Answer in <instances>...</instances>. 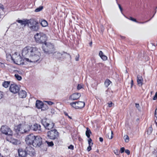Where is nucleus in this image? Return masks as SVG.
I'll use <instances>...</instances> for the list:
<instances>
[{"mask_svg":"<svg viewBox=\"0 0 157 157\" xmlns=\"http://www.w3.org/2000/svg\"><path fill=\"white\" fill-rule=\"evenodd\" d=\"M30 130L37 132L39 133L41 132V126L37 124H35L33 125L30 126Z\"/></svg>","mask_w":157,"mask_h":157,"instance_id":"14","label":"nucleus"},{"mask_svg":"<svg viewBox=\"0 0 157 157\" xmlns=\"http://www.w3.org/2000/svg\"><path fill=\"white\" fill-rule=\"evenodd\" d=\"M0 131L2 133L7 135L6 137V140L7 141L13 144H16V140L12 138L13 132L9 127L6 125H3L0 128Z\"/></svg>","mask_w":157,"mask_h":157,"instance_id":"2","label":"nucleus"},{"mask_svg":"<svg viewBox=\"0 0 157 157\" xmlns=\"http://www.w3.org/2000/svg\"><path fill=\"white\" fill-rule=\"evenodd\" d=\"M40 24L43 27H46L48 24L47 21L45 20H42L40 22Z\"/></svg>","mask_w":157,"mask_h":157,"instance_id":"23","label":"nucleus"},{"mask_svg":"<svg viewBox=\"0 0 157 157\" xmlns=\"http://www.w3.org/2000/svg\"><path fill=\"white\" fill-rule=\"evenodd\" d=\"M17 133H24L28 132L30 130V125L19 124L15 127Z\"/></svg>","mask_w":157,"mask_h":157,"instance_id":"3","label":"nucleus"},{"mask_svg":"<svg viewBox=\"0 0 157 157\" xmlns=\"http://www.w3.org/2000/svg\"><path fill=\"white\" fill-rule=\"evenodd\" d=\"M22 55L24 57V59L19 54L15 53L11 56L12 60L15 64L18 65H23L24 60L33 63H39L41 60V53L36 47H25L22 50Z\"/></svg>","mask_w":157,"mask_h":157,"instance_id":"1","label":"nucleus"},{"mask_svg":"<svg viewBox=\"0 0 157 157\" xmlns=\"http://www.w3.org/2000/svg\"><path fill=\"white\" fill-rule=\"evenodd\" d=\"M152 93V91H151V94Z\"/></svg>","mask_w":157,"mask_h":157,"instance_id":"57","label":"nucleus"},{"mask_svg":"<svg viewBox=\"0 0 157 157\" xmlns=\"http://www.w3.org/2000/svg\"><path fill=\"white\" fill-rule=\"evenodd\" d=\"M70 104L74 108L76 109H78V107H77V102L71 103Z\"/></svg>","mask_w":157,"mask_h":157,"instance_id":"25","label":"nucleus"},{"mask_svg":"<svg viewBox=\"0 0 157 157\" xmlns=\"http://www.w3.org/2000/svg\"><path fill=\"white\" fill-rule=\"evenodd\" d=\"M3 96V93L2 91H0V100L1 99Z\"/></svg>","mask_w":157,"mask_h":157,"instance_id":"43","label":"nucleus"},{"mask_svg":"<svg viewBox=\"0 0 157 157\" xmlns=\"http://www.w3.org/2000/svg\"><path fill=\"white\" fill-rule=\"evenodd\" d=\"M46 102H47L48 104L50 105H52L54 104V103L51 101H47Z\"/></svg>","mask_w":157,"mask_h":157,"instance_id":"39","label":"nucleus"},{"mask_svg":"<svg viewBox=\"0 0 157 157\" xmlns=\"http://www.w3.org/2000/svg\"><path fill=\"white\" fill-rule=\"evenodd\" d=\"M125 152L128 154V155H129L130 154V151L128 149H126L125 150Z\"/></svg>","mask_w":157,"mask_h":157,"instance_id":"46","label":"nucleus"},{"mask_svg":"<svg viewBox=\"0 0 157 157\" xmlns=\"http://www.w3.org/2000/svg\"><path fill=\"white\" fill-rule=\"evenodd\" d=\"M99 141L101 142H102L103 140V138L102 137H100L99 138Z\"/></svg>","mask_w":157,"mask_h":157,"instance_id":"50","label":"nucleus"},{"mask_svg":"<svg viewBox=\"0 0 157 157\" xmlns=\"http://www.w3.org/2000/svg\"><path fill=\"white\" fill-rule=\"evenodd\" d=\"M68 148L73 150L74 148V146L72 145H70L68 147Z\"/></svg>","mask_w":157,"mask_h":157,"instance_id":"37","label":"nucleus"},{"mask_svg":"<svg viewBox=\"0 0 157 157\" xmlns=\"http://www.w3.org/2000/svg\"><path fill=\"white\" fill-rule=\"evenodd\" d=\"M19 96L20 98H23L26 97L27 94L25 90H21L18 93Z\"/></svg>","mask_w":157,"mask_h":157,"instance_id":"19","label":"nucleus"},{"mask_svg":"<svg viewBox=\"0 0 157 157\" xmlns=\"http://www.w3.org/2000/svg\"><path fill=\"white\" fill-rule=\"evenodd\" d=\"M64 114H65V115L66 116H67L68 115V114L67 113H64Z\"/></svg>","mask_w":157,"mask_h":157,"instance_id":"54","label":"nucleus"},{"mask_svg":"<svg viewBox=\"0 0 157 157\" xmlns=\"http://www.w3.org/2000/svg\"><path fill=\"white\" fill-rule=\"evenodd\" d=\"M67 116L70 119H71V117L69 116V115H68Z\"/></svg>","mask_w":157,"mask_h":157,"instance_id":"55","label":"nucleus"},{"mask_svg":"<svg viewBox=\"0 0 157 157\" xmlns=\"http://www.w3.org/2000/svg\"><path fill=\"white\" fill-rule=\"evenodd\" d=\"M109 135H110V136H109V135L108 134V138L109 139H111L113 138V132L112 131H111V135L110 134H109Z\"/></svg>","mask_w":157,"mask_h":157,"instance_id":"32","label":"nucleus"},{"mask_svg":"<svg viewBox=\"0 0 157 157\" xmlns=\"http://www.w3.org/2000/svg\"><path fill=\"white\" fill-rule=\"evenodd\" d=\"M99 55L101 57L102 56H103L104 55L103 54V52L101 51H100L99 52Z\"/></svg>","mask_w":157,"mask_h":157,"instance_id":"45","label":"nucleus"},{"mask_svg":"<svg viewBox=\"0 0 157 157\" xmlns=\"http://www.w3.org/2000/svg\"><path fill=\"white\" fill-rule=\"evenodd\" d=\"M42 138L39 136H35V138L33 144V145L35 147H39L42 144Z\"/></svg>","mask_w":157,"mask_h":157,"instance_id":"9","label":"nucleus"},{"mask_svg":"<svg viewBox=\"0 0 157 157\" xmlns=\"http://www.w3.org/2000/svg\"><path fill=\"white\" fill-rule=\"evenodd\" d=\"M92 44V42H91L90 43V44L91 45Z\"/></svg>","mask_w":157,"mask_h":157,"instance_id":"58","label":"nucleus"},{"mask_svg":"<svg viewBox=\"0 0 157 157\" xmlns=\"http://www.w3.org/2000/svg\"><path fill=\"white\" fill-rule=\"evenodd\" d=\"M77 107H78V109H81L83 108L85 105V104L84 102L80 101L78 102H77Z\"/></svg>","mask_w":157,"mask_h":157,"instance_id":"20","label":"nucleus"},{"mask_svg":"<svg viewBox=\"0 0 157 157\" xmlns=\"http://www.w3.org/2000/svg\"><path fill=\"white\" fill-rule=\"evenodd\" d=\"M124 17L127 19H128L130 20H131L133 21H134L136 22H138V21H137L135 19H134L131 17H130L129 18H128L125 16H124Z\"/></svg>","mask_w":157,"mask_h":157,"instance_id":"28","label":"nucleus"},{"mask_svg":"<svg viewBox=\"0 0 157 157\" xmlns=\"http://www.w3.org/2000/svg\"><path fill=\"white\" fill-rule=\"evenodd\" d=\"M157 99V92H156L153 98V100H155Z\"/></svg>","mask_w":157,"mask_h":157,"instance_id":"41","label":"nucleus"},{"mask_svg":"<svg viewBox=\"0 0 157 157\" xmlns=\"http://www.w3.org/2000/svg\"><path fill=\"white\" fill-rule=\"evenodd\" d=\"M154 15H155V14H154V15H153V16L151 18V19H149V20H148V21H145V22H139V21H138V22H137V23H138L141 24H144V23L149 21L152 17H153Z\"/></svg>","mask_w":157,"mask_h":157,"instance_id":"34","label":"nucleus"},{"mask_svg":"<svg viewBox=\"0 0 157 157\" xmlns=\"http://www.w3.org/2000/svg\"><path fill=\"white\" fill-rule=\"evenodd\" d=\"M121 37L122 39H124L125 37L124 36H121Z\"/></svg>","mask_w":157,"mask_h":157,"instance_id":"56","label":"nucleus"},{"mask_svg":"<svg viewBox=\"0 0 157 157\" xmlns=\"http://www.w3.org/2000/svg\"><path fill=\"white\" fill-rule=\"evenodd\" d=\"M124 150H125L124 148V147H122L121 148L120 152L121 153H123V152H124Z\"/></svg>","mask_w":157,"mask_h":157,"instance_id":"40","label":"nucleus"},{"mask_svg":"<svg viewBox=\"0 0 157 157\" xmlns=\"http://www.w3.org/2000/svg\"><path fill=\"white\" fill-rule=\"evenodd\" d=\"M41 122L44 128L48 130H51L55 126V123L52 121L46 118L42 119Z\"/></svg>","mask_w":157,"mask_h":157,"instance_id":"5","label":"nucleus"},{"mask_svg":"<svg viewBox=\"0 0 157 157\" xmlns=\"http://www.w3.org/2000/svg\"><path fill=\"white\" fill-rule=\"evenodd\" d=\"M25 150L27 155H29L30 156H34L35 154V150L33 147L31 146H28L26 147Z\"/></svg>","mask_w":157,"mask_h":157,"instance_id":"13","label":"nucleus"},{"mask_svg":"<svg viewBox=\"0 0 157 157\" xmlns=\"http://www.w3.org/2000/svg\"><path fill=\"white\" fill-rule=\"evenodd\" d=\"M111 83V82L109 79H107L105 82V85L107 87Z\"/></svg>","mask_w":157,"mask_h":157,"instance_id":"24","label":"nucleus"},{"mask_svg":"<svg viewBox=\"0 0 157 157\" xmlns=\"http://www.w3.org/2000/svg\"><path fill=\"white\" fill-rule=\"evenodd\" d=\"M17 22L20 23L22 25L25 26L27 25H28L29 24V20L24 19L23 20H17Z\"/></svg>","mask_w":157,"mask_h":157,"instance_id":"17","label":"nucleus"},{"mask_svg":"<svg viewBox=\"0 0 157 157\" xmlns=\"http://www.w3.org/2000/svg\"><path fill=\"white\" fill-rule=\"evenodd\" d=\"M36 106L38 109H41L42 110H44L48 109V106L44 104L41 101L37 100L36 101Z\"/></svg>","mask_w":157,"mask_h":157,"instance_id":"11","label":"nucleus"},{"mask_svg":"<svg viewBox=\"0 0 157 157\" xmlns=\"http://www.w3.org/2000/svg\"><path fill=\"white\" fill-rule=\"evenodd\" d=\"M136 108H137L139 110L140 109V105L139 104L136 103Z\"/></svg>","mask_w":157,"mask_h":157,"instance_id":"48","label":"nucleus"},{"mask_svg":"<svg viewBox=\"0 0 157 157\" xmlns=\"http://www.w3.org/2000/svg\"><path fill=\"white\" fill-rule=\"evenodd\" d=\"M43 9V6H40L39 7L36 8L35 10V12H39L41 10Z\"/></svg>","mask_w":157,"mask_h":157,"instance_id":"29","label":"nucleus"},{"mask_svg":"<svg viewBox=\"0 0 157 157\" xmlns=\"http://www.w3.org/2000/svg\"><path fill=\"white\" fill-rule=\"evenodd\" d=\"M114 152L115 154L117 155H119V152L118 150H116L114 151Z\"/></svg>","mask_w":157,"mask_h":157,"instance_id":"42","label":"nucleus"},{"mask_svg":"<svg viewBox=\"0 0 157 157\" xmlns=\"http://www.w3.org/2000/svg\"><path fill=\"white\" fill-rule=\"evenodd\" d=\"M46 142L49 146H52L54 145L52 141L48 142L46 141Z\"/></svg>","mask_w":157,"mask_h":157,"instance_id":"31","label":"nucleus"},{"mask_svg":"<svg viewBox=\"0 0 157 157\" xmlns=\"http://www.w3.org/2000/svg\"><path fill=\"white\" fill-rule=\"evenodd\" d=\"M101 58L103 60H106L107 59V57L105 55L102 56Z\"/></svg>","mask_w":157,"mask_h":157,"instance_id":"35","label":"nucleus"},{"mask_svg":"<svg viewBox=\"0 0 157 157\" xmlns=\"http://www.w3.org/2000/svg\"><path fill=\"white\" fill-rule=\"evenodd\" d=\"M116 0V1L117 3V4L121 12L122 13V11H123L121 5L118 3L117 0Z\"/></svg>","mask_w":157,"mask_h":157,"instance_id":"33","label":"nucleus"},{"mask_svg":"<svg viewBox=\"0 0 157 157\" xmlns=\"http://www.w3.org/2000/svg\"><path fill=\"white\" fill-rule=\"evenodd\" d=\"M81 96V94L80 93H75L70 96L69 98L70 100H74L78 99Z\"/></svg>","mask_w":157,"mask_h":157,"instance_id":"16","label":"nucleus"},{"mask_svg":"<svg viewBox=\"0 0 157 157\" xmlns=\"http://www.w3.org/2000/svg\"><path fill=\"white\" fill-rule=\"evenodd\" d=\"M9 89L10 91L14 94L18 93L20 90L18 86L15 84H11Z\"/></svg>","mask_w":157,"mask_h":157,"instance_id":"15","label":"nucleus"},{"mask_svg":"<svg viewBox=\"0 0 157 157\" xmlns=\"http://www.w3.org/2000/svg\"><path fill=\"white\" fill-rule=\"evenodd\" d=\"M59 135V133L56 129L51 130L47 133V136L48 138L51 140L57 139Z\"/></svg>","mask_w":157,"mask_h":157,"instance_id":"8","label":"nucleus"},{"mask_svg":"<svg viewBox=\"0 0 157 157\" xmlns=\"http://www.w3.org/2000/svg\"><path fill=\"white\" fill-rule=\"evenodd\" d=\"M42 49L44 52L49 54H53L55 51L54 45L50 43H46L43 44Z\"/></svg>","mask_w":157,"mask_h":157,"instance_id":"4","label":"nucleus"},{"mask_svg":"<svg viewBox=\"0 0 157 157\" xmlns=\"http://www.w3.org/2000/svg\"><path fill=\"white\" fill-rule=\"evenodd\" d=\"M14 76L18 80H21L22 79L21 77L18 74H15Z\"/></svg>","mask_w":157,"mask_h":157,"instance_id":"26","label":"nucleus"},{"mask_svg":"<svg viewBox=\"0 0 157 157\" xmlns=\"http://www.w3.org/2000/svg\"><path fill=\"white\" fill-rule=\"evenodd\" d=\"M10 81H4L2 84V85L3 86L5 87V88L8 87L10 85Z\"/></svg>","mask_w":157,"mask_h":157,"instance_id":"22","label":"nucleus"},{"mask_svg":"<svg viewBox=\"0 0 157 157\" xmlns=\"http://www.w3.org/2000/svg\"><path fill=\"white\" fill-rule=\"evenodd\" d=\"M82 88V86L81 84H78L77 86V89L78 90H80Z\"/></svg>","mask_w":157,"mask_h":157,"instance_id":"44","label":"nucleus"},{"mask_svg":"<svg viewBox=\"0 0 157 157\" xmlns=\"http://www.w3.org/2000/svg\"><path fill=\"white\" fill-rule=\"evenodd\" d=\"M55 57L58 59H60L62 57H65L67 55L69 56V54L66 52H55L53 53Z\"/></svg>","mask_w":157,"mask_h":157,"instance_id":"12","label":"nucleus"},{"mask_svg":"<svg viewBox=\"0 0 157 157\" xmlns=\"http://www.w3.org/2000/svg\"><path fill=\"white\" fill-rule=\"evenodd\" d=\"M79 56H77L75 58V60L76 61H78V59H79Z\"/></svg>","mask_w":157,"mask_h":157,"instance_id":"53","label":"nucleus"},{"mask_svg":"<svg viewBox=\"0 0 157 157\" xmlns=\"http://www.w3.org/2000/svg\"><path fill=\"white\" fill-rule=\"evenodd\" d=\"M108 106L109 107H112L113 105H114L112 102H110V103H108Z\"/></svg>","mask_w":157,"mask_h":157,"instance_id":"38","label":"nucleus"},{"mask_svg":"<svg viewBox=\"0 0 157 157\" xmlns=\"http://www.w3.org/2000/svg\"><path fill=\"white\" fill-rule=\"evenodd\" d=\"M124 140L125 141L126 143H128L129 141V138L128 136L127 135H125L124 136Z\"/></svg>","mask_w":157,"mask_h":157,"instance_id":"27","label":"nucleus"},{"mask_svg":"<svg viewBox=\"0 0 157 157\" xmlns=\"http://www.w3.org/2000/svg\"><path fill=\"white\" fill-rule=\"evenodd\" d=\"M91 133V132L90 130L88 128H86V136L88 138H90V134Z\"/></svg>","mask_w":157,"mask_h":157,"instance_id":"21","label":"nucleus"},{"mask_svg":"<svg viewBox=\"0 0 157 157\" xmlns=\"http://www.w3.org/2000/svg\"><path fill=\"white\" fill-rule=\"evenodd\" d=\"M28 26L32 31H36L39 29L38 22L33 19L29 20Z\"/></svg>","mask_w":157,"mask_h":157,"instance_id":"7","label":"nucleus"},{"mask_svg":"<svg viewBox=\"0 0 157 157\" xmlns=\"http://www.w3.org/2000/svg\"><path fill=\"white\" fill-rule=\"evenodd\" d=\"M92 140L90 138H89L88 140V143L89 144V145H91V144H93V143H92Z\"/></svg>","mask_w":157,"mask_h":157,"instance_id":"36","label":"nucleus"},{"mask_svg":"<svg viewBox=\"0 0 157 157\" xmlns=\"http://www.w3.org/2000/svg\"><path fill=\"white\" fill-rule=\"evenodd\" d=\"M137 84L139 86H141L143 85V79L142 76L140 75H137Z\"/></svg>","mask_w":157,"mask_h":157,"instance_id":"18","label":"nucleus"},{"mask_svg":"<svg viewBox=\"0 0 157 157\" xmlns=\"http://www.w3.org/2000/svg\"><path fill=\"white\" fill-rule=\"evenodd\" d=\"M152 131V129L151 127H150L148 128L147 131V133L148 134H150Z\"/></svg>","mask_w":157,"mask_h":157,"instance_id":"30","label":"nucleus"},{"mask_svg":"<svg viewBox=\"0 0 157 157\" xmlns=\"http://www.w3.org/2000/svg\"><path fill=\"white\" fill-rule=\"evenodd\" d=\"M36 41L40 44H44L47 40L46 35L42 33H37L34 36Z\"/></svg>","mask_w":157,"mask_h":157,"instance_id":"6","label":"nucleus"},{"mask_svg":"<svg viewBox=\"0 0 157 157\" xmlns=\"http://www.w3.org/2000/svg\"><path fill=\"white\" fill-rule=\"evenodd\" d=\"M133 81L132 80H131V87H132V86H133Z\"/></svg>","mask_w":157,"mask_h":157,"instance_id":"51","label":"nucleus"},{"mask_svg":"<svg viewBox=\"0 0 157 157\" xmlns=\"http://www.w3.org/2000/svg\"><path fill=\"white\" fill-rule=\"evenodd\" d=\"M0 8L2 10V11H3L4 10V7L3 5L0 6Z\"/></svg>","mask_w":157,"mask_h":157,"instance_id":"52","label":"nucleus"},{"mask_svg":"<svg viewBox=\"0 0 157 157\" xmlns=\"http://www.w3.org/2000/svg\"><path fill=\"white\" fill-rule=\"evenodd\" d=\"M91 149V145H89V146L87 147V150L88 151H90Z\"/></svg>","mask_w":157,"mask_h":157,"instance_id":"47","label":"nucleus"},{"mask_svg":"<svg viewBox=\"0 0 157 157\" xmlns=\"http://www.w3.org/2000/svg\"><path fill=\"white\" fill-rule=\"evenodd\" d=\"M35 138V136L33 134H30L28 135L25 138L26 143L28 145H32L34 140Z\"/></svg>","mask_w":157,"mask_h":157,"instance_id":"10","label":"nucleus"},{"mask_svg":"<svg viewBox=\"0 0 157 157\" xmlns=\"http://www.w3.org/2000/svg\"><path fill=\"white\" fill-rule=\"evenodd\" d=\"M0 67H4L5 65L4 63L0 62Z\"/></svg>","mask_w":157,"mask_h":157,"instance_id":"49","label":"nucleus"}]
</instances>
